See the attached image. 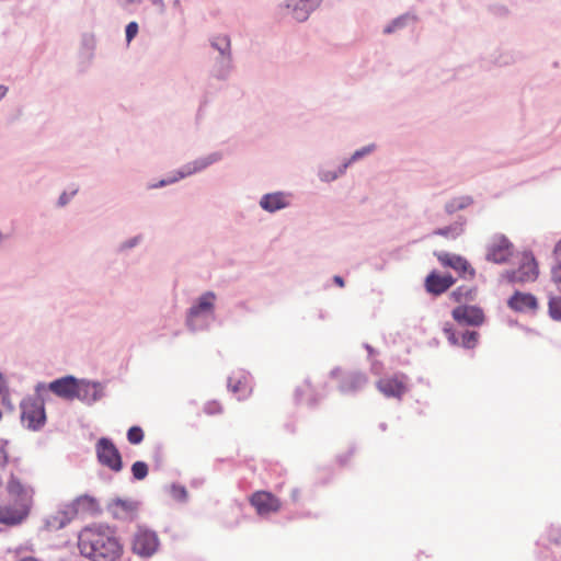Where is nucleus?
<instances>
[{
    "label": "nucleus",
    "mask_w": 561,
    "mask_h": 561,
    "mask_svg": "<svg viewBox=\"0 0 561 561\" xmlns=\"http://www.w3.org/2000/svg\"><path fill=\"white\" fill-rule=\"evenodd\" d=\"M78 548L91 561H117L123 553L116 531L104 524L85 527L79 535Z\"/></svg>",
    "instance_id": "obj_1"
},
{
    "label": "nucleus",
    "mask_w": 561,
    "mask_h": 561,
    "mask_svg": "<svg viewBox=\"0 0 561 561\" xmlns=\"http://www.w3.org/2000/svg\"><path fill=\"white\" fill-rule=\"evenodd\" d=\"M216 298L214 291H204L187 309L185 325L191 332H203L209 329V318L214 314Z\"/></svg>",
    "instance_id": "obj_2"
},
{
    "label": "nucleus",
    "mask_w": 561,
    "mask_h": 561,
    "mask_svg": "<svg viewBox=\"0 0 561 561\" xmlns=\"http://www.w3.org/2000/svg\"><path fill=\"white\" fill-rule=\"evenodd\" d=\"M21 420L31 431H39L46 423L45 398L35 392L34 397L24 398L20 404Z\"/></svg>",
    "instance_id": "obj_3"
},
{
    "label": "nucleus",
    "mask_w": 561,
    "mask_h": 561,
    "mask_svg": "<svg viewBox=\"0 0 561 561\" xmlns=\"http://www.w3.org/2000/svg\"><path fill=\"white\" fill-rule=\"evenodd\" d=\"M160 546L158 535L154 530L138 526L131 538V551L142 559L151 558Z\"/></svg>",
    "instance_id": "obj_4"
},
{
    "label": "nucleus",
    "mask_w": 561,
    "mask_h": 561,
    "mask_svg": "<svg viewBox=\"0 0 561 561\" xmlns=\"http://www.w3.org/2000/svg\"><path fill=\"white\" fill-rule=\"evenodd\" d=\"M78 379L71 375L58 378L46 385L45 382H38L35 386V392L39 396H44L50 391L59 398L72 401L76 399V388Z\"/></svg>",
    "instance_id": "obj_5"
},
{
    "label": "nucleus",
    "mask_w": 561,
    "mask_h": 561,
    "mask_svg": "<svg viewBox=\"0 0 561 561\" xmlns=\"http://www.w3.org/2000/svg\"><path fill=\"white\" fill-rule=\"evenodd\" d=\"M224 159V154L220 151H214L206 156L198 157L193 161L186 162L181 165L179 169L172 171L173 178H176V182L186 179L196 173H201L210 165L221 161Z\"/></svg>",
    "instance_id": "obj_6"
},
{
    "label": "nucleus",
    "mask_w": 561,
    "mask_h": 561,
    "mask_svg": "<svg viewBox=\"0 0 561 561\" xmlns=\"http://www.w3.org/2000/svg\"><path fill=\"white\" fill-rule=\"evenodd\" d=\"M98 461L108 469L118 472L123 468L122 456L113 440L101 437L95 444Z\"/></svg>",
    "instance_id": "obj_7"
},
{
    "label": "nucleus",
    "mask_w": 561,
    "mask_h": 561,
    "mask_svg": "<svg viewBox=\"0 0 561 561\" xmlns=\"http://www.w3.org/2000/svg\"><path fill=\"white\" fill-rule=\"evenodd\" d=\"M538 266L534 255L526 252L523 255V262L516 270L506 271L504 276L511 284H526L535 282L538 277Z\"/></svg>",
    "instance_id": "obj_8"
},
{
    "label": "nucleus",
    "mask_w": 561,
    "mask_h": 561,
    "mask_svg": "<svg viewBox=\"0 0 561 561\" xmlns=\"http://www.w3.org/2000/svg\"><path fill=\"white\" fill-rule=\"evenodd\" d=\"M513 255V243L504 234L496 233L486 247L485 260L495 264H505Z\"/></svg>",
    "instance_id": "obj_9"
},
{
    "label": "nucleus",
    "mask_w": 561,
    "mask_h": 561,
    "mask_svg": "<svg viewBox=\"0 0 561 561\" xmlns=\"http://www.w3.org/2000/svg\"><path fill=\"white\" fill-rule=\"evenodd\" d=\"M323 0H286L279 5L284 14L290 16L296 22L307 21L310 14L317 10Z\"/></svg>",
    "instance_id": "obj_10"
},
{
    "label": "nucleus",
    "mask_w": 561,
    "mask_h": 561,
    "mask_svg": "<svg viewBox=\"0 0 561 561\" xmlns=\"http://www.w3.org/2000/svg\"><path fill=\"white\" fill-rule=\"evenodd\" d=\"M407 381L408 377L404 374H396L393 376L380 378L376 386L386 398L401 400L408 391Z\"/></svg>",
    "instance_id": "obj_11"
},
{
    "label": "nucleus",
    "mask_w": 561,
    "mask_h": 561,
    "mask_svg": "<svg viewBox=\"0 0 561 561\" xmlns=\"http://www.w3.org/2000/svg\"><path fill=\"white\" fill-rule=\"evenodd\" d=\"M435 255L443 266L455 270L461 277L466 279L474 278L476 271L463 256L444 251L438 252Z\"/></svg>",
    "instance_id": "obj_12"
},
{
    "label": "nucleus",
    "mask_w": 561,
    "mask_h": 561,
    "mask_svg": "<svg viewBox=\"0 0 561 561\" xmlns=\"http://www.w3.org/2000/svg\"><path fill=\"white\" fill-rule=\"evenodd\" d=\"M368 383L365 373L352 370L341 374L339 378V391L345 396H354L362 391Z\"/></svg>",
    "instance_id": "obj_13"
},
{
    "label": "nucleus",
    "mask_w": 561,
    "mask_h": 561,
    "mask_svg": "<svg viewBox=\"0 0 561 561\" xmlns=\"http://www.w3.org/2000/svg\"><path fill=\"white\" fill-rule=\"evenodd\" d=\"M293 194L285 191H276L263 194L259 206L268 214H275L291 205Z\"/></svg>",
    "instance_id": "obj_14"
},
{
    "label": "nucleus",
    "mask_w": 561,
    "mask_h": 561,
    "mask_svg": "<svg viewBox=\"0 0 561 561\" xmlns=\"http://www.w3.org/2000/svg\"><path fill=\"white\" fill-rule=\"evenodd\" d=\"M105 386L98 381H90L85 379L78 380L76 399L84 404L92 405L105 396Z\"/></svg>",
    "instance_id": "obj_15"
},
{
    "label": "nucleus",
    "mask_w": 561,
    "mask_h": 561,
    "mask_svg": "<svg viewBox=\"0 0 561 561\" xmlns=\"http://www.w3.org/2000/svg\"><path fill=\"white\" fill-rule=\"evenodd\" d=\"M451 314L461 325L479 327L484 322L483 310L478 306L460 305L453 310Z\"/></svg>",
    "instance_id": "obj_16"
},
{
    "label": "nucleus",
    "mask_w": 561,
    "mask_h": 561,
    "mask_svg": "<svg viewBox=\"0 0 561 561\" xmlns=\"http://www.w3.org/2000/svg\"><path fill=\"white\" fill-rule=\"evenodd\" d=\"M227 386L229 391L237 394L238 400L247 399L252 392L250 376L241 369L228 377Z\"/></svg>",
    "instance_id": "obj_17"
},
{
    "label": "nucleus",
    "mask_w": 561,
    "mask_h": 561,
    "mask_svg": "<svg viewBox=\"0 0 561 561\" xmlns=\"http://www.w3.org/2000/svg\"><path fill=\"white\" fill-rule=\"evenodd\" d=\"M73 510L65 503L60 504L58 510L47 516L44 520V527L48 531H57L66 527L73 518Z\"/></svg>",
    "instance_id": "obj_18"
},
{
    "label": "nucleus",
    "mask_w": 561,
    "mask_h": 561,
    "mask_svg": "<svg viewBox=\"0 0 561 561\" xmlns=\"http://www.w3.org/2000/svg\"><path fill=\"white\" fill-rule=\"evenodd\" d=\"M444 333L453 345H459L463 348L471 350L478 344L479 333L477 331L461 330L457 331L453 328H444Z\"/></svg>",
    "instance_id": "obj_19"
},
{
    "label": "nucleus",
    "mask_w": 561,
    "mask_h": 561,
    "mask_svg": "<svg viewBox=\"0 0 561 561\" xmlns=\"http://www.w3.org/2000/svg\"><path fill=\"white\" fill-rule=\"evenodd\" d=\"M251 504L260 515L277 512L280 507L279 500L272 493L265 491L255 492L251 496Z\"/></svg>",
    "instance_id": "obj_20"
},
{
    "label": "nucleus",
    "mask_w": 561,
    "mask_h": 561,
    "mask_svg": "<svg viewBox=\"0 0 561 561\" xmlns=\"http://www.w3.org/2000/svg\"><path fill=\"white\" fill-rule=\"evenodd\" d=\"M456 279L450 275H440L436 271L431 272L425 278V288L430 294L435 296L447 291Z\"/></svg>",
    "instance_id": "obj_21"
},
{
    "label": "nucleus",
    "mask_w": 561,
    "mask_h": 561,
    "mask_svg": "<svg viewBox=\"0 0 561 561\" xmlns=\"http://www.w3.org/2000/svg\"><path fill=\"white\" fill-rule=\"evenodd\" d=\"M507 306L516 312H528L537 310L538 301L533 294L516 290L508 299Z\"/></svg>",
    "instance_id": "obj_22"
},
{
    "label": "nucleus",
    "mask_w": 561,
    "mask_h": 561,
    "mask_svg": "<svg viewBox=\"0 0 561 561\" xmlns=\"http://www.w3.org/2000/svg\"><path fill=\"white\" fill-rule=\"evenodd\" d=\"M7 491L12 501H15L16 504H25L30 510V491L25 485L21 483V481L14 474H11L7 483Z\"/></svg>",
    "instance_id": "obj_23"
},
{
    "label": "nucleus",
    "mask_w": 561,
    "mask_h": 561,
    "mask_svg": "<svg viewBox=\"0 0 561 561\" xmlns=\"http://www.w3.org/2000/svg\"><path fill=\"white\" fill-rule=\"evenodd\" d=\"M233 70V57L215 56L210 73L217 80H227Z\"/></svg>",
    "instance_id": "obj_24"
},
{
    "label": "nucleus",
    "mask_w": 561,
    "mask_h": 561,
    "mask_svg": "<svg viewBox=\"0 0 561 561\" xmlns=\"http://www.w3.org/2000/svg\"><path fill=\"white\" fill-rule=\"evenodd\" d=\"M466 224L467 219L463 216H459L451 225L435 229L433 234L440 236L449 240H456L465 232Z\"/></svg>",
    "instance_id": "obj_25"
},
{
    "label": "nucleus",
    "mask_w": 561,
    "mask_h": 561,
    "mask_svg": "<svg viewBox=\"0 0 561 561\" xmlns=\"http://www.w3.org/2000/svg\"><path fill=\"white\" fill-rule=\"evenodd\" d=\"M209 45L217 53L216 56H232L231 39L227 34H216L210 36Z\"/></svg>",
    "instance_id": "obj_26"
},
{
    "label": "nucleus",
    "mask_w": 561,
    "mask_h": 561,
    "mask_svg": "<svg viewBox=\"0 0 561 561\" xmlns=\"http://www.w3.org/2000/svg\"><path fill=\"white\" fill-rule=\"evenodd\" d=\"M65 504L67 506H70V508H72L75 511L73 512L75 517L79 513L93 512L98 505L95 499L88 494L80 495V496L76 497L75 500H72L71 502L65 503Z\"/></svg>",
    "instance_id": "obj_27"
},
{
    "label": "nucleus",
    "mask_w": 561,
    "mask_h": 561,
    "mask_svg": "<svg viewBox=\"0 0 561 561\" xmlns=\"http://www.w3.org/2000/svg\"><path fill=\"white\" fill-rule=\"evenodd\" d=\"M416 16L411 13H404L401 14L393 20H391L385 27H383V34L390 35L399 30H403L408 26L410 22H415Z\"/></svg>",
    "instance_id": "obj_28"
},
{
    "label": "nucleus",
    "mask_w": 561,
    "mask_h": 561,
    "mask_svg": "<svg viewBox=\"0 0 561 561\" xmlns=\"http://www.w3.org/2000/svg\"><path fill=\"white\" fill-rule=\"evenodd\" d=\"M472 203H473V198L471 196H468V195H466V196H458V197H454L450 201H448L445 204L444 208H445V211L448 215H453V214H455L458 210L466 209Z\"/></svg>",
    "instance_id": "obj_29"
},
{
    "label": "nucleus",
    "mask_w": 561,
    "mask_h": 561,
    "mask_svg": "<svg viewBox=\"0 0 561 561\" xmlns=\"http://www.w3.org/2000/svg\"><path fill=\"white\" fill-rule=\"evenodd\" d=\"M450 298L455 302H469L474 299V289L468 286H459L450 293Z\"/></svg>",
    "instance_id": "obj_30"
},
{
    "label": "nucleus",
    "mask_w": 561,
    "mask_h": 561,
    "mask_svg": "<svg viewBox=\"0 0 561 561\" xmlns=\"http://www.w3.org/2000/svg\"><path fill=\"white\" fill-rule=\"evenodd\" d=\"M170 496L179 503H186L188 500V493L184 485L179 483H172L168 490Z\"/></svg>",
    "instance_id": "obj_31"
},
{
    "label": "nucleus",
    "mask_w": 561,
    "mask_h": 561,
    "mask_svg": "<svg viewBox=\"0 0 561 561\" xmlns=\"http://www.w3.org/2000/svg\"><path fill=\"white\" fill-rule=\"evenodd\" d=\"M376 150V145L375 144H369L367 146H364L357 150H355L351 157H348L346 160L348 161V163L352 165L353 163L364 159L365 157H367L368 154L373 153L374 151Z\"/></svg>",
    "instance_id": "obj_32"
},
{
    "label": "nucleus",
    "mask_w": 561,
    "mask_h": 561,
    "mask_svg": "<svg viewBox=\"0 0 561 561\" xmlns=\"http://www.w3.org/2000/svg\"><path fill=\"white\" fill-rule=\"evenodd\" d=\"M116 508H121L123 513H131L135 511L136 505L133 501L116 499L111 505V510L115 516H118Z\"/></svg>",
    "instance_id": "obj_33"
},
{
    "label": "nucleus",
    "mask_w": 561,
    "mask_h": 561,
    "mask_svg": "<svg viewBox=\"0 0 561 561\" xmlns=\"http://www.w3.org/2000/svg\"><path fill=\"white\" fill-rule=\"evenodd\" d=\"M148 465L145 461L138 460L131 465V474L135 480H144L148 476Z\"/></svg>",
    "instance_id": "obj_34"
},
{
    "label": "nucleus",
    "mask_w": 561,
    "mask_h": 561,
    "mask_svg": "<svg viewBox=\"0 0 561 561\" xmlns=\"http://www.w3.org/2000/svg\"><path fill=\"white\" fill-rule=\"evenodd\" d=\"M548 307L549 316L556 321H561V297H551Z\"/></svg>",
    "instance_id": "obj_35"
},
{
    "label": "nucleus",
    "mask_w": 561,
    "mask_h": 561,
    "mask_svg": "<svg viewBox=\"0 0 561 561\" xmlns=\"http://www.w3.org/2000/svg\"><path fill=\"white\" fill-rule=\"evenodd\" d=\"M127 439L133 445H138L144 440V431L140 426H131L127 431Z\"/></svg>",
    "instance_id": "obj_36"
},
{
    "label": "nucleus",
    "mask_w": 561,
    "mask_h": 561,
    "mask_svg": "<svg viewBox=\"0 0 561 561\" xmlns=\"http://www.w3.org/2000/svg\"><path fill=\"white\" fill-rule=\"evenodd\" d=\"M141 241H142L141 234L134 236V237L121 242L118 245V251L121 253H125V252L136 248L137 245H139Z\"/></svg>",
    "instance_id": "obj_37"
},
{
    "label": "nucleus",
    "mask_w": 561,
    "mask_h": 561,
    "mask_svg": "<svg viewBox=\"0 0 561 561\" xmlns=\"http://www.w3.org/2000/svg\"><path fill=\"white\" fill-rule=\"evenodd\" d=\"M317 175L322 183H332L337 180L336 173H334L333 170H329L323 167L318 169Z\"/></svg>",
    "instance_id": "obj_38"
},
{
    "label": "nucleus",
    "mask_w": 561,
    "mask_h": 561,
    "mask_svg": "<svg viewBox=\"0 0 561 561\" xmlns=\"http://www.w3.org/2000/svg\"><path fill=\"white\" fill-rule=\"evenodd\" d=\"M139 25L137 22L131 21L126 25L125 28V35H126V42L129 44L138 34Z\"/></svg>",
    "instance_id": "obj_39"
},
{
    "label": "nucleus",
    "mask_w": 561,
    "mask_h": 561,
    "mask_svg": "<svg viewBox=\"0 0 561 561\" xmlns=\"http://www.w3.org/2000/svg\"><path fill=\"white\" fill-rule=\"evenodd\" d=\"M116 2L124 11L131 12L142 3V0H116Z\"/></svg>",
    "instance_id": "obj_40"
},
{
    "label": "nucleus",
    "mask_w": 561,
    "mask_h": 561,
    "mask_svg": "<svg viewBox=\"0 0 561 561\" xmlns=\"http://www.w3.org/2000/svg\"><path fill=\"white\" fill-rule=\"evenodd\" d=\"M548 537H549L550 541H552L557 545H560L561 543V528L551 526L550 529L548 530Z\"/></svg>",
    "instance_id": "obj_41"
},
{
    "label": "nucleus",
    "mask_w": 561,
    "mask_h": 561,
    "mask_svg": "<svg viewBox=\"0 0 561 561\" xmlns=\"http://www.w3.org/2000/svg\"><path fill=\"white\" fill-rule=\"evenodd\" d=\"M552 280L561 287V260L551 268Z\"/></svg>",
    "instance_id": "obj_42"
},
{
    "label": "nucleus",
    "mask_w": 561,
    "mask_h": 561,
    "mask_svg": "<svg viewBox=\"0 0 561 561\" xmlns=\"http://www.w3.org/2000/svg\"><path fill=\"white\" fill-rule=\"evenodd\" d=\"M7 442L0 439V468H3L8 462V451L5 449Z\"/></svg>",
    "instance_id": "obj_43"
},
{
    "label": "nucleus",
    "mask_w": 561,
    "mask_h": 561,
    "mask_svg": "<svg viewBox=\"0 0 561 561\" xmlns=\"http://www.w3.org/2000/svg\"><path fill=\"white\" fill-rule=\"evenodd\" d=\"M350 167L351 164L348 163V161L344 159L342 163L336 169L333 170L334 173H336L337 179L342 178Z\"/></svg>",
    "instance_id": "obj_44"
},
{
    "label": "nucleus",
    "mask_w": 561,
    "mask_h": 561,
    "mask_svg": "<svg viewBox=\"0 0 561 561\" xmlns=\"http://www.w3.org/2000/svg\"><path fill=\"white\" fill-rule=\"evenodd\" d=\"M164 186H168V183H167V180L162 179L156 183H149L147 187H148V190H157V188H161Z\"/></svg>",
    "instance_id": "obj_45"
},
{
    "label": "nucleus",
    "mask_w": 561,
    "mask_h": 561,
    "mask_svg": "<svg viewBox=\"0 0 561 561\" xmlns=\"http://www.w3.org/2000/svg\"><path fill=\"white\" fill-rule=\"evenodd\" d=\"M69 201H70V196H69V195H67V193H65V192H64V193L59 196V198H58V205H59V206H65V205H67V204L69 203Z\"/></svg>",
    "instance_id": "obj_46"
},
{
    "label": "nucleus",
    "mask_w": 561,
    "mask_h": 561,
    "mask_svg": "<svg viewBox=\"0 0 561 561\" xmlns=\"http://www.w3.org/2000/svg\"><path fill=\"white\" fill-rule=\"evenodd\" d=\"M333 282L335 285H337L339 287H344L345 286V282H344V278L340 275H335L333 276Z\"/></svg>",
    "instance_id": "obj_47"
},
{
    "label": "nucleus",
    "mask_w": 561,
    "mask_h": 561,
    "mask_svg": "<svg viewBox=\"0 0 561 561\" xmlns=\"http://www.w3.org/2000/svg\"><path fill=\"white\" fill-rule=\"evenodd\" d=\"M215 407L217 408V404L216 403H208L205 408V412L208 413V414H214L217 412V410L215 409Z\"/></svg>",
    "instance_id": "obj_48"
},
{
    "label": "nucleus",
    "mask_w": 561,
    "mask_h": 561,
    "mask_svg": "<svg viewBox=\"0 0 561 561\" xmlns=\"http://www.w3.org/2000/svg\"><path fill=\"white\" fill-rule=\"evenodd\" d=\"M553 253L558 257L559 262L561 260V240L556 244Z\"/></svg>",
    "instance_id": "obj_49"
},
{
    "label": "nucleus",
    "mask_w": 561,
    "mask_h": 561,
    "mask_svg": "<svg viewBox=\"0 0 561 561\" xmlns=\"http://www.w3.org/2000/svg\"><path fill=\"white\" fill-rule=\"evenodd\" d=\"M9 88L4 84H0V101L7 95Z\"/></svg>",
    "instance_id": "obj_50"
},
{
    "label": "nucleus",
    "mask_w": 561,
    "mask_h": 561,
    "mask_svg": "<svg viewBox=\"0 0 561 561\" xmlns=\"http://www.w3.org/2000/svg\"><path fill=\"white\" fill-rule=\"evenodd\" d=\"M164 180H167L168 185L176 183V178H173L171 172L169 173V175L167 178H164Z\"/></svg>",
    "instance_id": "obj_51"
},
{
    "label": "nucleus",
    "mask_w": 561,
    "mask_h": 561,
    "mask_svg": "<svg viewBox=\"0 0 561 561\" xmlns=\"http://www.w3.org/2000/svg\"><path fill=\"white\" fill-rule=\"evenodd\" d=\"M291 499L294 502H297L298 499H299V490L298 489H293L291 490Z\"/></svg>",
    "instance_id": "obj_52"
},
{
    "label": "nucleus",
    "mask_w": 561,
    "mask_h": 561,
    "mask_svg": "<svg viewBox=\"0 0 561 561\" xmlns=\"http://www.w3.org/2000/svg\"><path fill=\"white\" fill-rule=\"evenodd\" d=\"M301 394H302V390L300 388L296 389L295 399L297 402H300L302 400Z\"/></svg>",
    "instance_id": "obj_53"
},
{
    "label": "nucleus",
    "mask_w": 561,
    "mask_h": 561,
    "mask_svg": "<svg viewBox=\"0 0 561 561\" xmlns=\"http://www.w3.org/2000/svg\"><path fill=\"white\" fill-rule=\"evenodd\" d=\"M341 373V369L339 367L336 368H333L331 371H330V376L332 378H337L339 374Z\"/></svg>",
    "instance_id": "obj_54"
},
{
    "label": "nucleus",
    "mask_w": 561,
    "mask_h": 561,
    "mask_svg": "<svg viewBox=\"0 0 561 561\" xmlns=\"http://www.w3.org/2000/svg\"><path fill=\"white\" fill-rule=\"evenodd\" d=\"M153 5L164 8L163 0H149Z\"/></svg>",
    "instance_id": "obj_55"
},
{
    "label": "nucleus",
    "mask_w": 561,
    "mask_h": 561,
    "mask_svg": "<svg viewBox=\"0 0 561 561\" xmlns=\"http://www.w3.org/2000/svg\"><path fill=\"white\" fill-rule=\"evenodd\" d=\"M365 348L367 350L369 356L375 353V350L369 344H365Z\"/></svg>",
    "instance_id": "obj_56"
},
{
    "label": "nucleus",
    "mask_w": 561,
    "mask_h": 561,
    "mask_svg": "<svg viewBox=\"0 0 561 561\" xmlns=\"http://www.w3.org/2000/svg\"><path fill=\"white\" fill-rule=\"evenodd\" d=\"M3 389H4V381H3L2 376L0 375V394H2Z\"/></svg>",
    "instance_id": "obj_57"
},
{
    "label": "nucleus",
    "mask_w": 561,
    "mask_h": 561,
    "mask_svg": "<svg viewBox=\"0 0 561 561\" xmlns=\"http://www.w3.org/2000/svg\"><path fill=\"white\" fill-rule=\"evenodd\" d=\"M379 428H380L382 432H385V431L387 430V424H386L385 422H381V423L379 424Z\"/></svg>",
    "instance_id": "obj_58"
},
{
    "label": "nucleus",
    "mask_w": 561,
    "mask_h": 561,
    "mask_svg": "<svg viewBox=\"0 0 561 561\" xmlns=\"http://www.w3.org/2000/svg\"><path fill=\"white\" fill-rule=\"evenodd\" d=\"M237 307H238V308H243V309H244V308H245V302L240 301V302H238V304H237Z\"/></svg>",
    "instance_id": "obj_59"
},
{
    "label": "nucleus",
    "mask_w": 561,
    "mask_h": 561,
    "mask_svg": "<svg viewBox=\"0 0 561 561\" xmlns=\"http://www.w3.org/2000/svg\"><path fill=\"white\" fill-rule=\"evenodd\" d=\"M308 404H309L310 407L314 405V404H316V400L310 399V400H309V402H308Z\"/></svg>",
    "instance_id": "obj_60"
},
{
    "label": "nucleus",
    "mask_w": 561,
    "mask_h": 561,
    "mask_svg": "<svg viewBox=\"0 0 561 561\" xmlns=\"http://www.w3.org/2000/svg\"><path fill=\"white\" fill-rule=\"evenodd\" d=\"M324 317H325V316H324V312H323V311H320V312H319V318H320V319H324Z\"/></svg>",
    "instance_id": "obj_61"
}]
</instances>
